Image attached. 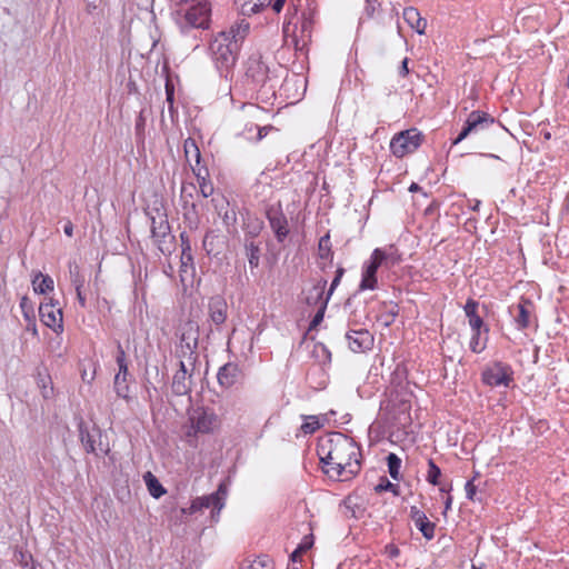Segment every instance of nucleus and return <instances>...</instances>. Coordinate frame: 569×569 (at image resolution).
I'll use <instances>...</instances> for the list:
<instances>
[{
  "instance_id": "69168bd1",
  "label": "nucleus",
  "mask_w": 569,
  "mask_h": 569,
  "mask_svg": "<svg viewBox=\"0 0 569 569\" xmlns=\"http://www.w3.org/2000/svg\"><path fill=\"white\" fill-rule=\"evenodd\" d=\"M189 166H190V168H191V170H192V172H193V173H194V170H197V169H201V167H204V166L201 163V160H198V161H197V160H193V161L191 162V164H189Z\"/></svg>"
},
{
  "instance_id": "603ef678",
  "label": "nucleus",
  "mask_w": 569,
  "mask_h": 569,
  "mask_svg": "<svg viewBox=\"0 0 569 569\" xmlns=\"http://www.w3.org/2000/svg\"><path fill=\"white\" fill-rule=\"evenodd\" d=\"M308 549L309 545H299V547L291 553V560L297 561Z\"/></svg>"
},
{
  "instance_id": "0eeeda50",
  "label": "nucleus",
  "mask_w": 569,
  "mask_h": 569,
  "mask_svg": "<svg viewBox=\"0 0 569 569\" xmlns=\"http://www.w3.org/2000/svg\"><path fill=\"white\" fill-rule=\"evenodd\" d=\"M151 238L162 253L170 252L173 237L164 216H160L159 219L151 218Z\"/></svg>"
},
{
  "instance_id": "423d86ee",
  "label": "nucleus",
  "mask_w": 569,
  "mask_h": 569,
  "mask_svg": "<svg viewBox=\"0 0 569 569\" xmlns=\"http://www.w3.org/2000/svg\"><path fill=\"white\" fill-rule=\"evenodd\" d=\"M512 369L509 365L497 361L488 365L482 371V382L490 387H508L512 381Z\"/></svg>"
},
{
  "instance_id": "09e8293b",
  "label": "nucleus",
  "mask_w": 569,
  "mask_h": 569,
  "mask_svg": "<svg viewBox=\"0 0 569 569\" xmlns=\"http://www.w3.org/2000/svg\"><path fill=\"white\" fill-rule=\"evenodd\" d=\"M465 490H466V496L469 500H475V496H476V492H477V487L475 486L473 481L472 480H469L466 486H465Z\"/></svg>"
},
{
  "instance_id": "ddd939ff",
  "label": "nucleus",
  "mask_w": 569,
  "mask_h": 569,
  "mask_svg": "<svg viewBox=\"0 0 569 569\" xmlns=\"http://www.w3.org/2000/svg\"><path fill=\"white\" fill-rule=\"evenodd\" d=\"M346 337L353 352H365L373 346V336L367 329H351Z\"/></svg>"
},
{
  "instance_id": "a211bd4d",
  "label": "nucleus",
  "mask_w": 569,
  "mask_h": 569,
  "mask_svg": "<svg viewBox=\"0 0 569 569\" xmlns=\"http://www.w3.org/2000/svg\"><path fill=\"white\" fill-rule=\"evenodd\" d=\"M379 267V259L371 254L369 262L363 266L362 278L359 284L360 290H375L377 288V270Z\"/></svg>"
},
{
  "instance_id": "7c9ffc66",
  "label": "nucleus",
  "mask_w": 569,
  "mask_h": 569,
  "mask_svg": "<svg viewBox=\"0 0 569 569\" xmlns=\"http://www.w3.org/2000/svg\"><path fill=\"white\" fill-rule=\"evenodd\" d=\"M20 308H21V311L23 313L26 321L32 326V335L37 336L38 330H37L33 307H32L31 301L27 297H23L20 301Z\"/></svg>"
},
{
  "instance_id": "a18cd8bd",
  "label": "nucleus",
  "mask_w": 569,
  "mask_h": 569,
  "mask_svg": "<svg viewBox=\"0 0 569 569\" xmlns=\"http://www.w3.org/2000/svg\"><path fill=\"white\" fill-rule=\"evenodd\" d=\"M136 136L139 140H142L144 139V128H146V119L144 117L142 116V112H140V114L138 116L137 120H136Z\"/></svg>"
},
{
  "instance_id": "79ce46f5",
  "label": "nucleus",
  "mask_w": 569,
  "mask_h": 569,
  "mask_svg": "<svg viewBox=\"0 0 569 569\" xmlns=\"http://www.w3.org/2000/svg\"><path fill=\"white\" fill-rule=\"evenodd\" d=\"M379 8H382V2H379V0L365 1V13L368 18H373Z\"/></svg>"
},
{
  "instance_id": "9d476101",
  "label": "nucleus",
  "mask_w": 569,
  "mask_h": 569,
  "mask_svg": "<svg viewBox=\"0 0 569 569\" xmlns=\"http://www.w3.org/2000/svg\"><path fill=\"white\" fill-rule=\"evenodd\" d=\"M246 77L256 86H262L269 79V67L259 54H252L246 64Z\"/></svg>"
},
{
  "instance_id": "e433bc0d",
  "label": "nucleus",
  "mask_w": 569,
  "mask_h": 569,
  "mask_svg": "<svg viewBox=\"0 0 569 569\" xmlns=\"http://www.w3.org/2000/svg\"><path fill=\"white\" fill-rule=\"evenodd\" d=\"M80 440L87 452H94V438L93 436L84 428L80 427Z\"/></svg>"
},
{
  "instance_id": "8fccbe9b",
  "label": "nucleus",
  "mask_w": 569,
  "mask_h": 569,
  "mask_svg": "<svg viewBox=\"0 0 569 569\" xmlns=\"http://www.w3.org/2000/svg\"><path fill=\"white\" fill-rule=\"evenodd\" d=\"M194 176H196L198 182L203 181V180H209V170L206 166L201 167V169L194 170Z\"/></svg>"
},
{
  "instance_id": "338daca9",
  "label": "nucleus",
  "mask_w": 569,
  "mask_h": 569,
  "mask_svg": "<svg viewBox=\"0 0 569 569\" xmlns=\"http://www.w3.org/2000/svg\"><path fill=\"white\" fill-rule=\"evenodd\" d=\"M31 556L30 555H27V553H22L21 552V560H20V563L23 565V566H27L28 565V561L31 560Z\"/></svg>"
},
{
  "instance_id": "f03ea898",
  "label": "nucleus",
  "mask_w": 569,
  "mask_h": 569,
  "mask_svg": "<svg viewBox=\"0 0 569 569\" xmlns=\"http://www.w3.org/2000/svg\"><path fill=\"white\" fill-rule=\"evenodd\" d=\"M315 10L309 0H290L282 33L287 46L302 50L310 41Z\"/></svg>"
},
{
  "instance_id": "774afa93",
  "label": "nucleus",
  "mask_w": 569,
  "mask_h": 569,
  "mask_svg": "<svg viewBox=\"0 0 569 569\" xmlns=\"http://www.w3.org/2000/svg\"><path fill=\"white\" fill-rule=\"evenodd\" d=\"M192 260V256L191 253H186V250H183L182 252V263H187L188 261H191Z\"/></svg>"
},
{
  "instance_id": "13d9d810",
  "label": "nucleus",
  "mask_w": 569,
  "mask_h": 569,
  "mask_svg": "<svg viewBox=\"0 0 569 569\" xmlns=\"http://www.w3.org/2000/svg\"><path fill=\"white\" fill-rule=\"evenodd\" d=\"M389 4H390V17L392 19L396 18L397 19V23L399 24V21H398L399 8H398V6L392 3L391 1L389 2ZM398 30L400 31V27L399 26H398Z\"/></svg>"
},
{
  "instance_id": "20e7f679",
  "label": "nucleus",
  "mask_w": 569,
  "mask_h": 569,
  "mask_svg": "<svg viewBox=\"0 0 569 569\" xmlns=\"http://www.w3.org/2000/svg\"><path fill=\"white\" fill-rule=\"evenodd\" d=\"M423 134L417 128H411L391 139L390 150L396 157L402 158L415 152L421 146Z\"/></svg>"
},
{
  "instance_id": "c03bdc74",
  "label": "nucleus",
  "mask_w": 569,
  "mask_h": 569,
  "mask_svg": "<svg viewBox=\"0 0 569 569\" xmlns=\"http://www.w3.org/2000/svg\"><path fill=\"white\" fill-rule=\"evenodd\" d=\"M194 191L196 186L193 183H182L181 199L184 201V203H188L189 200L192 199Z\"/></svg>"
},
{
  "instance_id": "4d7b16f0",
  "label": "nucleus",
  "mask_w": 569,
  "mask_h": 569,
  "mask_svg": "<svg viewBox=\"0 0 569 569\" xmlns=\"http://www.w3.org/2000/svg\"><path fill=\"white\" fill-rule=\"evenodd\" d=\"M386 550L391 559L397 558L400 553L398 547H396L395 545L387 546Z\"/></svg>"
},
{
  "instance_id": "c9c22d12",
  "label": "nucleus",
  "mask_w": 569,
  "mask_h": 569,
  "mask_svg": "<svg viewBox=\"0 0 569 569\" xmlns=\"http://www.w3.org/2000/svg\"><path fill=\"white\" fill-rule=\"evenodd\" d=\"M441 476L440 468L435 463L432 459L428 460V471H427V481L433 486L439 483V478Z\"/></svg>"
},
{
  "instance_id": "393cba45",
  "label": "nucleus",
  "mask_w": 569,
  "mask_h": 569,
  "mask_svg": "<svg viewBox=\"0 0 569 569\" xmlns=\"http://www.w3.org/2000/svg\"><path fill=\"white\" fill-rule=\"evenodd\" d=\"M478 306L476 300L468 299L463 307L469 326L472 330L482 329L485 327L482 318L477 313Z\"/></svg>"
},
{
  "instance_id": "cd10ccee",
  "label": "nucleus",
  "mask_w": 569,
  "mask_h": 569,
  "mask_svg": "<svg viewBox=\"0 0 569 569\" xmlns=\"http://www.w3.org/2000/svg\"><path fill=\"white\" fill-rule=\"evenodd\" d=\"M327 286V280L320 279L310 290L309 295L306 298V302L309 306H321L322 301L326 300L325 289Z\"/></svg>"
},
{
  "instance_id": "052dcab7",
  "label": "nucleus",
  "mask_w": 569,
  "mask_h": 569,
  "mask_svg": "<svg viewBox=\"0 0 569 569\" xmlns=\"http://www.w3.org/2000/svg\"><path fill=\"white\" fill-rule=\"evenodd\" d=\"M396 486L393 483H391L390 481L386 480V483H380L376 487V491L380 492V491H383V490H391L393 489Z\"/></svg>"
},
{
  "instance_id": "37998d69",
  "label": "nucleus",
  "mask_w": 569,
  "mask_h": 569,
  "mask_svg": "<svg viewBox=\"0 0 569 569\" xmlns=\"http://www.w3.org/2000/svg\"><path fill=\"white\" fill-rule=\"evenodd\" d=\"M71 276V283L73 284L76 291L82 290V287L84 284V277L80 273L78 268L74 270H70Z\"/></svg>"
},
{
  "instance_id": "7ed1b4c3",
  "label": "nucleus",
  "mask_w": 569,
  "mask_h": 569,
  "mask_svg": "<svg viewBox=\"0 0 569 569\" xmlns=\"http://www.w3.org/2000/svg\"><path fill=\"white\" fill-rule=\"evenodd\" d=\"M239 48L226 32L218 33L209 46L211 58L220 74H227L236 64Z\"/></svg>"
},
{
  "instance_id": "e2e57ef3",
  "label": "nucleus",
  "mask_w": 569,
  "mask_h": 569,
  "mask_svg": "<svg viewBox=\"0 0 569 569\" xmlns=\"http://www.w3.org/2000/svg\"><path fill=\"white\" fill-rule=\"evenodd\" d=\"M47 378H48V377H42V378H40V379H39V385H41V386H42V389H43V390H42V395H43V397H44V398H48V397H49V392H48V390H47V386H46V379H47Z\"/></svg>"
},
{
  "instance_id": "0e129e2a",
  "label": "nucleus",
  "mask_w": 569,
  "mask_h": 569,
  "mask_svg": "<svg viewBox=\"0 0 569 569\" xmlns=\"http://www.w3.org/2000/svg\"><path fill=\"white\" fill-rule=\"evenodd\" d=\"M77 292V299L79 301V305L84 308L86 307V297L82 295V290L76 291Z\"/></svg>"
},
{
  "instance_id": "b1692460",
  "label": "nucleus",
  "mask_w": 569,
  "mask_h": 569,
  "mask_svg": "<svg viewBox=\"0 0 569 569\" xmlns=\"http://www.w3.org/2000/svg\"><path fill=\"white\" fill-rule=\"evenodd\" d=\"M250 23L246 19H241L237 21L234 24L230 27L228 31H224L227 36L230 37L231 41H236L237 47H240V43L244 40V38L249 34Z\"/></svg>"
},
{
  "instance_id": "bb28decb",
  "label": "nucleus",
  "mask_w": 569,
  "mask_h": 569,
  "mask_svg": "<svg viewBox=\"0 0 569 569\" xmlns=\"http://www.w3.org/2000/svg\"><path fill=\"white\" fill-rule=\"evenodd\" d=\"M32 286L34 292L40 295L48 293L52 291L54 288L53 279L50 276L43 274L40 271L33 273Z\"/></svg>"
},
{
  "instance_id": "5fc2aeb1",
  "label": "nucleus",
  "mask_w": 569,
  "mask_h": 569,
  "mask_svg": "<svg viewBox=\"0 0 569 569\" xmlns=\"http://www.w3.org/2000/svg\"><path fill=\"white\" fill-rule=\"evenodd\" d=\"M197 511H190L189 510V507L188 508H180L179 510H177V515H176V518L179 520V521H183V518L188 515H193L196 513Z\"/></svg>"
},
{
  "instance_id": "4be33fe9",
  "label": "nucleus",
  "mask_w": 569,
  "mask_h": 569,
  "mask_svg": "<svg viewBox=\"0 0 569 569\" xmlns=\"http://www.w3.org/2000/svg\"><path fill=\"white\" fill-rule=\"evenodd\" d=\"M516 308L518 312L515 316V321L518 329L523 330L530 325V319L533 312V303L530 300L522 299Z\"/></svg>"
},
{
  "instance_id": "de8ad7c7",
  "label": "nucleus",
  "mask_w": 569,
  "mask_h": 569,
  "mask_svg": "<svg viewBox=\"0 0 569 569\" xmlns=\"http://www.w3.org/2000/svg\"><path fill=\"white\" fill-rule=\"evenodd\" d=\"M345 273V269L343 268H338L337 271H336V277L333 278L332 282H331V286L329 288V291L326 296V298H328V300L330 299L332 292L335 291V289L339 286L340 281H341V278Z\"/></svg>"
},
{
  "instance_id": "f257e3e1",
  "label": "nucleus",
  "mask_w": 569,
  "mask_h": 569,
  "mask_svg": "<svg viewBox=\"0 0 569 569\" xmlns=\"http://www.w3.org/2000/svg\"><path fill=\"white\" fill-rule=\"evenodd\" d=\"M317 455L323 472L335 480L348 481L361 469L359 446L352 438L341 432L321 438L317 446Z\"/></svg>"
},
{
  "instance_id": "1a4fd4ad",
  "label": "nucleus",
  "mask_w": 569,
  "mask_h": 569,
  "mask_svg": "<svg viewBox=\"0 0 569 569\" xmlns=\"http://www.w3.org/2000/svg\"><path fill=\"white\" fill-rule=\"evenodd\" d=\"M116 361L119 367V370L114 376L113 388L118 397L128 399L129 386L127 383V378L129 376V371L126 359V352L120 343H118V353L116 357Z\"/></svg>"
},
{
  "instance_id": "6e6552de",
  "label": "nucleus",
  "mask_w": 569,
  "mask_h": 569,
  "mask_svg": "<svg viewBox=\"0 0 569 569\" xmlns=\"http://www.w3.org/2000/svg\"><path fill=\"white\" fill-rule=\"evenodd\" d=\"M266 216L277 240L282 242L289 234V224L281 204L269 206L266 210Z\"/></svg>"
},
{
  "instance_id": "bf43d9fd",
  "label": "nucleus",
  "mask_w": 569,
  "mask_h": 569,
  "mask_svg": "<svg viewBox=\"0 0 569 569\" xmlns=\"http://www.w3.org/2000/svg\"><path fill=\"white\" fill-rule=\"evenodd\" d=\"M408 61H409L408 58H405L402 60V63H401V67H400V70H399V73H400L401 77H407L408 73H409Z\"/></svg>"
},
{
  "instance_id": "9b49d317",
  "label": "nucleus",
  "mask_w": 569,
  "mask_h": 569,
  "mask_svg": "<svg viewBox=\"0 0 569 569\" xmlns=\"http://www.w3.org/2000/svg\"><path fill=\"white\" fill-rule=\"evenodd\" d=\"M493 123V118H491L489 114L480 111H472L465 123V127L462 128L461 132L458 134V137L455 139L453 144H458L463 139H466L471 132L483 129L489 124Z\"/></svg>"
},
{
  "instance_id": "680f3d73",
  "label": "nucleus",
  "mask_w": 569,
  "mask_h": 569,
  "mask_svg": "<svg viewBox=\"0 0 569 569\" xmlns=\"http://www.w3.org/2000/svg\"><path fill=\"white\" fill-rule=\"evenodd\" d=\"M63 231H64L66 236H68V237L73 236V224L70 220H68L67 223L64 224Z\"/></svg>"
},
{
  "instance_id": "473e14b6",
  "label": "nucleus",
  "mask_w": 569,
  "mask_h": 569,
  "mask_svg": "<svg viewBox=\"0 0 569 569\" xmlns=\"http://www.w3.org/2000/svg\"><path fill=\"white\" fill-rule=\"evenodd\" d=\"M389 475L392 479L398 480L400 475L401 459L396 453H389L387 457Z\"/></svg>"
},
{
  "instance_id": "a878e982",
  "label": "nucleus",
  "mask_w": 569,
  "mask_h": 569,
  "mask_svg": "<svg viewBox=\"0 0 569 569\" xmlns=\"http://www.w3.org/2000/svg\"><path fill=\"white\" fill-rule=\"evenodd\" d=\"M241 14L251 16L258 13L261 9L269 6L271 0H234Z\"/></svg>"
},
{
  "instance_id": "a19ab883",
  "label": "nucleus",
  "mask_w": 569,
  "mask_h": 569,
  "mask_svg": "<svg viewBox=\"0 0 569 569\" xmlns=\"http://www.w3.org/2000/svg\"><path fill=\"white\" fill-rule=\"evenodd\" d=\"M313 353L316 355V357L321 359V361H323V362L331 361V352L328 350V348L323 343L315 345Z\"/></svg>"
},
{
  "instance_id": "864d4df0",
  "label": "nucleus",
  "mask_w": 569,
  "mask_h": 569,
  "mask_svg": "<svg viewBox=\"0 0 569 569\" xmlns=\"http://www.w3.org/2000/svg\"><path fill=\"white\" fill-rule=\"evenodd\" d=\"M167 101L169 103V111L173 112V87H170L168 83L166 86Z\"/></svg>"
},
{
  "instance_id": "4c0bfd02",
  "label": "nucleus",
  "mask_w": 569,
  "mask_h": 569,
  "mask_svg": "<svg viewBox=\"0 0 569 569\" xmlns=\"http://www.w3.org/2000/svg\"><path fill=\"white\" fill-rule=\"evenodd\" d=\"M318 249H319V257L321 259H329L331 257L332 252H331V247H330L329 234H326L320 238Z\"/></svg>"
},
{
  "instance_id": "f704fd0d",
  "label": "nucleus",
  "mask_w": 569,
  "mask_h": 569,
  "mask_svg": "<svg viewBox=\"0 0 569 569\" xmlns=\"http://www.w3.org/2000/svg\"><path fill=\"white\" fill-rule=\"evenodd\" d=\"M321 428V423L317 416L306 417V421L301 425V431L305 435H311Z\"/></svg>"
},
{
  "instance_id": "72a5a7b5",
  "label": "nucleus",
  "mask_w": 569,
  "mask_h": 569,
  "mask_svg": "<svg viewBox=\"0 0 569 569\" xmlns=\"http://www.w3.org/2000/svg\"><path fill=\"white\" fill-rule=\"evenodd\" d=\"M248 261L251 268H257L260 261V249L254 242L246 246Z\"/></svg>"
},
{
  "instance_id": "39448f33",
  "label": "nucleus",
  "mask_w": 569,
  "mask_h": 569,
  "mask_svg": "<svg viewBox=\"0 0 569 569\" xmlns=\"http://www.w3.org/2000/svg\"><path fill=\"white\" fill-rule=\"evenodd\" d=\"M227 498V488L223 483L219 485L216 492L202 497H197L191 501L189 507L190 511H201L203 509L211 508V518L213 521H218L219 513L224 507Z\"/></svg>"
},
{
  "instance_id": "6ab92c4d",
  "label": "nucleus",
  "mask_w": 569,
  "mask_h": 569,
  "mask_svg": "<svg viewBox=\"0 0 569 569\" xmlns=\"http://www.w3.org/2000/svg\"><path fill=\"white\" fill-rule=\"evenodd\" d=\"M190 375L186 368L183 361L179 363V370L174 373L172 379V391L177 396L187 395L191 390V385L189 381Z\"/></svg>"
},
{
  "instance_id": "2eb2a0df",
  "label": "nucleus",
  "mask_w": 569,
  "mask_h": 569,
  "mask_svg": "<svg viewBox=\"0 0 569 569\" xmlns=\"http://www.w3.org/2000/svg\"><path fill=\"white\" fill-rule=\"evenodd\" d=\"M39 315L44 326L51 328L54 332L62 331V311L60 308H56L52 303H42L39 307Z\"/></svg>"
},
{
  "instance_id": "58836bf2",
  "label": "nucleus",
  "mask_w": 569,
  "mask_h": 569,
  "mask_svg": "<svg viewBox=\"0 0 569 569\" xmlns=\"http://www.w3.org/2000/svg\"><path fill=\"white\" fill-rule=\"evenodd\" d=\"M327 305L328 298H326V300L322 301L321 306L318 308L316 315L313 316L309 325V331L315 330L321 323V321L323 320L325 311L327 309Z\"/></svg>"
},
{
  "instance_id": "c85d7f7f",
  "label": "nucleus",
  "mask_w": 569,
  "mask_h": 569,
  "mask_svg": "<svg viewBox=\"0 0 569 569\" xmlns=\"http://www.w3.org/2000/svg\"><path fill=\"white\" fill-rule=\"evenodd\" d=\"M143 480L147 485L149 493L153 498L158 499L166 493V489L163 488V486L159 482L157 477L154 475H152L150 471L144 473Z\"/></svg>"
},
{
  "instance_id": "5701e85b",
  "label": "nucleus",
  "mask_w": 569,
  "mask_h": 569,
  "mask_svg": "<svg viewBox=\"0 0 569 569\" xmlns=\"http://www.w3.org/2000/svg\"><path fill=\"white\" fill-rule=\"evenodd\" d=\"M372 256L379 259L380 266L385 264L388 268H392L401 261V256L393 246H390L388 250L377 248L372 251Z\"/></svg>"
},
{
  "instance_id": "dca6fc26",
  "label": "nucleus",
  "mask_w": 569,
  "mask_h": 569,
  "mask_svg": "<svg viewBox=\"0 0 569 569\" xmlns=\"http://www.w3.org/2000/svg\"><path fill=\"white\" fill-rule=\"evenodd\" d=\"M192 427L197 432L209 433L219 426L218 416L208 409L197 411L191 418Z\"/></svg>"
},
{
  "instance_id": "c756f323",
  "label": "nucleus",
  "mask_w": 569,
  "mask_h": 569,
  "mask_svg": "<svg viewBox=\"0 0 569 569\" xmlns=\"http://www.w3.org/2000/svg\"><path fill=\"white\" fill-rule=\"evenodd\" d=\"M240 569H273V561L268 556H259L253 560L244 561Z\"/></svg>"
},
{
  "instance_id": "6e6d98bb",
  "label": "nucleus",
  "mask_w": 569,
  "mask_h": 569,
  "mask_svg": "<svg viewBox=\"0 0 569 569\" xmlns=\"http://www.w3.org/2000/svg\"><path fill=\"white\" fill-rule=\"evenodd\" d=\"M286 2H287V0H274L273 2L271 1L270 4L272 6V10L276 13H279L283 9Z\"/></svg>"
},
{
  "instance_id": "412c9836",
  "label": "nucleus",
  "mask_w": 569,
  "mask_h": 569,
  "mask_svg": "<svg viewBox=\"0 0 569 569\" xmlns=\"http://www.w3.org/2000/svg\"><path fill=\"white\" fill-rule=\"evenodd\" d=\"M403 20L413 29L417 33L423 34L427 28V20L420 16L418 9L408 7L402 12Z\"/></svg>"
},
{
  "instance_id": "ea45409f",
  "label": "nucleus",
  "mask_w": 569,
  "mask_h": 569,
  "mask_svg": "<svg viewBox=\"0 0 569 569\" xmlns=\"http://www.w3.org/2000/svg\"><path fill=\"white\" fill-rule=\"evenodd\" d=\"M472 331H473V335L470 339V349L476 353H480L486 348L485 342L480 341L481 329L472 330Z\"/></svg>"
},
{
  "instance_id": "4468645a",
  "label": "nucleus",
  "mask_w": 569,
  "mask_h": 569,
  "mask_svg": "<svg viewBox=\"0 0 569 569\" xmlns=\"http://www.w3.org/2000/svg\"><path fill=\"white\" fill-rule=\"evenodd\" d=\"M217 379L222 388L229 389L243 380V372L234 362H228L220 367Z\"/></svg>"
},
{
  "instance_id": "3c124183",
  "label": "nucleus",
  "mask_w": 569,
  "mask_h": 569,
  "mask_svg": "<svg viewBox=\"0 0 569 569\" xmlns=\"http://www.w3.org/2000/svg\"><path fill=\"white\" fill-rule=\"evenodd\" d=\"M273 129L274 127L272 126L258 127V134L256 137V141H261Z\"/></svg>"
},
{
  "instance_id": "f3484780",
  "label": "nucleus",
  "mask_w": 569,
  "mask_h": 569,
  "mask_svg": "<svg viewBox=\"0 0 569 569\" xmlns=\"http://www.w3.org/2000/svg\"><path fill=\"white\" fill-rule=\"evenodd\" d=\"M409 517L427 540L433 539L436 525L429 521L428 517L422 510H420L417 506H411Z\"/></svg>"
},
{
  "instance_id": "aec40b11",
  "label": "nucleus",
  "mask_w": 569,
  "mask_h": 569,
  "mask_svg": "<svg viewBox=\"0 0 569 569\" xmlns=\"http://www.w3.org/2000/svg\"><path fill=\"white\" fill-rule=\"evenodd\" d=\"M228 306L222 297H212L209 301V317L210 320L217 325H222L227 319Z\"/></svg>"
},
{
  "instance_id": "2f4dec72",
  "label": "nucleus",
  "mask_w": 569,
  "mask_h": 569,
  "mask_svg": "<svg viewBox=\"0 0 569 569\" xmlns=\"http://www.w3.org/2000/svg\"><path fill=\"white\" fill-rule=\"evenodd\" d=\"M183 149H184L186 160L189 164H191V162L193 160H197V161L201 160V153H200L199 147L197 146L194 139H192V138L186 139L184 143H183Z\"/></svg>"
},
{
  "instance_id": "f8f14e48",
  "label": "nucleus",
  "mask_w": 569,
  "mask_h": 569,
  "mask_svg": "<svg viewBox=\"0 0 569 569\" xmlns=\"http://www.w3.org/2000/svg\"><path fill=\"white\" fill-rule=\"evenodd\" d=\"M210 18V6L207 1L198 2L187 10L186 22L193 28H207Z\"/></svg>"
},
{
  "instance_id": "49530a36",
  "label": "nucleus",
  "mask_w": 569,
  "mask_h": 569,
  "mask_svg": "<svg viewBox=\"0 0 569 569\" xmlns=\"http://www.w3.org/2000/svg\"><path fill=\"white\" fill-rule=\"evenodd\" d=\"M199 192L203 198H208L213 193V184L210 180L199 181Z\"/></svg>"
}]
</instances>
